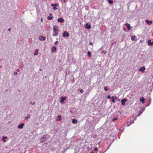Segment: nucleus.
<instances>
[{
    "mask_svg": "<svg viewBox=\"0 0 153 153\" xmlns=\"http://www.w3.org/2000/svg\"><path fill=\"white\" fill-rule=\"evenodd\" d=\"M87 54H88V56L89 57H90L91 56V53H90V52L89 51H88L87 52Z\"/></svg>",
    "mask_w": 153,
    "mask_h": 153,
    "instance_id": "25",
    "label": "nucleus"
},
{
    "mask_svg": "<svg viewBox=\"0 0 153 153\" xmlns=\"http://www.w3.org/2000/svg\"><path fill=\"white\" fill-rule=\"evenodd\" d=\"M49 137L48 135H43L42 137L40 138V142L41 143H42L45 141L46 139L48 138Z\"/></svg>",
    "mask_w": 153,
    "mask_h": 153,
    "instance_id": "1",
    "label": "nucleus"
},
{
    "mask_svg": "<svg viewBox=\"0 0 153 153\" xmlns=\"http://www.w3.org/2000/svg\"><path fill=\"white\" fill-rule=\"evenodd\" d=\"M30 117V115L28 114L27 115V116L25 117V119L26 120H27Z\"/></svg>",
    "mask_w": 153,
    "mask_h": 153,
    "instance_id": "20",
    "label": "nucleus"
},
{
    "mask_svg": "<svg viewBox=\"0 0 153 153\" xmlns=\"http://www.w3.org/2000/svg\"><path fill=\"white\" fill-rule=\"evenodd\" d=\"M91 153H94V152H91Z\"/></svg>",
    "mask_w": 153,
    "mask_h": 153,
    "instance_id": "45",
    "label": "nucleus"
},
{
    "mask_svg": "<svg viewBox=\"0 0 153 153\" xmlns=\"http://www.w3.org/2000/svg\"><path fill=\"white\" fill-rule=\"evenodd\" d=\"M39 39L40 41H43L46 39V37L45 36H39Z\"/></svg>",
    "mask_w": 153,
    "mask_h": 153,
    "instance_id": "7",
    "label": "nucleus"
},
{
    "mask_svg": "<svg viewBox=\"0 0 153 153\" xmlns=\"http://www.w3.org/2000/svg\"><path fill=\"white\" fill-rule=\"evenodd\" d=\"M57 6V4H51V6L52 7H53V9L54 10H56L57 9V8L56 7V6Z\"/></svg>",
    "mask_w": 153,
    "mask_h": 153,
    "instance_id": "8",
    "label": "nucleus"
},
{
    "mask_svg": "<svg viewBox=\"0 0 153 153\" xmlns=\"http://www.w3.org/2000/svg\"><path fill=\"white\" fill-rule=\"evenodd\" d=\"M136 118H135L134 116H132L131 117V118H130L131 123L130 124H128V125H127V126H128L131 124L133 123H134V120H135V119H136Z\"/></svg>",
    "mask_w": 153,
    "mask_h": 153,
    "instance_id": "2",
    "label": "nucleus"
},
{
    "mask_svg": "<svg viewBox=\"0 0 153 153\" xmlns=\"http://www.w3.org/2000/svg\"><path fill=\"white\" fill-rule=\"evenodd\" d=\"M127 99H123L121 100V102H122V105H124L125 104V102L127 101Z\"/></svg>",
    "mask_w": 153,
    "mask_h": 153,
    "instance_id": "11",
    "label": "nucleus"
},
{
    "mask_svg": "<svg viewBox=\"0 0 153 153\" xmlns=\"http://www.w3.org/2000/svg\"><path fill=\"white\" fill-rule=\"evenodd\" d=\"M24 124L23 123H21L19 124L18 126V128L19 129H22Z\"/></svg>",
    "mask_w": 153,
    "mask_h": 153,
    "instance_id": "6",
    "label": "nucleus"
},
{
    "mask_svg": "<svg viewBox=\"0 0 153 153\" xmlns=\"http://www.w3.org/2000/svg\"><path fill=\"white\" fill-rule=\"evenodd\" d=\"M30 104H31L33 105H35V102H30Z\"/></svg>",
    "mask_w": 153,
    "mask_h": 153,
    "instance_id": "34",
    "label": "nucleus"
},
{
    "mask_svg": "<svg viewBox=\"0 0 153 153\" xmlns=\"http://www.w3.org/2000/svg\"><path fill=\"white\" fill-rule=\"evenodd\" d=\"M140 101L142 103H144L145 99L143 97H141L140 99Z\"/></svg>",
    "mask_w": 153,
    "mask_h": 153,
    "instance_id": "15",
    "label": "nucleus"
},
{
    "mask_svg": "<svg viewBox=\"0 0 153 153\" xmlns=\"http://www.w3.org/2000/svg\"><path fill=\"white\" fill-rule=\"evenodd\" d=\"M148 45L149 46H151L153 45V42H151V40H149L147 42Z\"/></svg>",
    "mask_w": 153,
    "mask_h": 153,
    "instance_id": "13",
    "label": "nucleus"
},
{
    "mask_svg": "<svg viewBox=\"0 0 153 153\" xmlns=\"http://www.w3.org/2000/svg\"><path fill=\"white\" fill-rule=\"evenodd\" d=\"M62 36L64 37H68L69 36V34L66 31H65L63 33Z\"/></svg>",
    "mask_w": 153,
    "mask_h": 153,
    "instance_id": "3",
    "label": "nucleus"
},
{
    "mask_svg": "<svg viewBox=\"0 0 153 153\" xmlns=\"http://www.w3.org/2000/svg\"><path fill=\"white\" fill-rule=\"evenodd\" d=\"M58 118H59V119L58 120H61V119H60L61 117V115H58Z\"/></svg>",
    "mask_w": 153,
    "mask_h": 153,
    "instance_id": "30",
    "label": "nucleus"
},
{
    "mask_svg": "<svg viewBox=\"0 0 153 153\" xmlns=\"http://www.w3.org/2000/svg\"><path fill=\"white\" fill-rule=\"evenodd\" d=\"M111 99H112V102L113 103H114L115 102V99H114V97H111Z\"/></svg>",
    "mask_w": 153,
    "mask_h": 153,
    "instance_id": "24",
    "label": "nucleus"
},
{
    "mask_svg": "<svg viewBox=\"0 0 153 153\" xmlns=\"http://www.w3.org/2000/svg\"><path fill=\"white\" fill-rule=\"evenodd\" d=\"M152 85H153V82H152Z\"/></svg>",
    "mask_w": 153,
    "mask_h": 153,
    "instance_id": "48",
    "label": "nucleus"
},
{
    "mask_svg": "<svg viewBox=\"0 0 153 153\" xmlns=\"http://www.w3.org/2000/svg\"><path fill=\"white\" fill-rule=\"evenodd\" d=\"M53 30L54 32L58 30L57 29L56 27H55V26H54L53 27Z\"/></svg>",
    "mask_w": 153,
    "mask_h": 153,
    "instance_id": "23",
    "label": "nucleus"
},
{
    "mask_svg": "<svg viewBox=\"0 0 153 153\" xmlns=\"http://www.w3.org/2000/svg\"><path fill=\"white\" fill-rule=\"evenodd\" d=\"M39 51V50L38 49H36L35 51V52L34 53V54L35 55H37L38 54V51Z\"/></svg>",
    "mask_w": 153,
    "mask_h": 153,
    "instance_id": "17",
    "label": "nucleus"
},
{
    "mask_svg": "<svg viewBox=\"0 0 153 153\" xmlns=\"http://www.w3.org/2000/svg\"><path fill=\"white\" fill-rule=\"evenodd\" d=\"M11 29L10 28H9V29H8V30L9 31H11Z\"/></svg>",
    "mask_w": 153,
    "mask_h": 153,
    "instance_id": "42",
    "label": "nucleus"
},
{
    "mask_svg": "<svg viewBox=\"0 0 153 153\" xmlns=\"http://www.w3.org/2000/svg\"><path fill=\"white\" fill-rule=\"evenodd\" d=\"M94 150L95 151H97L98 150V149L97 147H96L94 148Z\"/></svg>",
    "mask_w": 153,
    "mask_h": 153,
    "instance_id": "32",
    "label": "nucleus"
},
{
    "mask_svg": "<svg viewBox=\"0 0 153 153\" xmlns=\"http://www.w3.org/2000/svg\"><path fill=\"white\" fill-rule=\"evenodd\" d=\"M130 37L132 41L135 40L137 38L136 36L135 35L133 36H130Z\"/></svg>",
    "mask_w": 153,
    "mask_h": 153,
    "instance_id": "10",
    "label": "nucleus"
},
{
    "mask_svg": "<svg viewBox=\"0 0 153 153\" xmlns=\"http://www.w3.org/2000/svg\"><path fill=\"white\" fill-rule=\"evenodd\" d=\"M117 117L114 118L113 119H112V121L113 122H114L115 120H117Z\"/></svg>",
    "mask_w": 153,
    "mask_h": 153,
    "instance_id": "31",
    "label": "nucleus"
},
{
    "mask_svg": "<svg viewBox=\"0 0 153 153\" xmlns=\"http://www.w3.org/2000/svg\"><path fill=\"white\" fill-rule=\"evenodd\" d=\"M56 48L55 47V46L53 47L52 48V51L53 52H55L56 51Z\"/></svg>",
    "mask_w": 153,
    "mask_h": 153,
    "instance_id": "22",
    "label": "nucleus"
},
{
    "mask_svg": "<svg viewBox=\"0 0 153 153\" xmlns=\"http://www.w3.org/2000/svg\"><path fill=\"white\" fill-rule=\"evenodd\" d=\"M145 66H143L142 67H140V68L139 69V70L141 72L143 73L144 71V70H145Z\"/></svg>",
    "mask_w": 153,
    "mask_h": 153,
    "instance_id": "5",
    "label": "nucleus"
},
{
    "mask_svg": "<svg viewBox=\"0 0 153 153\" xmlns=\"http://www.w3.org/2000/svg\"><path fill=\"white\" fill-rule=\"evenodd\" d=\"M114 98L115 99H117V97H114Z\"/></svg>",
    "mask_w": 153,
    "mask_h": 153,
    "instance_id": "41",
    "label": "nucleus"
},
{
    "mask_svg": "<svg viewBox=\"0 0 153 153\" xmlns=\"http://www.w3.org/2000/svg\"><path fill=\"white\" fill-rule=\"evenodd\" d=\"M66 99V98L65 97H61V99L59 100L60 102L62 103L64 102V101Z\"/></svg>",
    "mask_w": 153,
    "mask_h": 153,
    "instance_id": "4",
    "label": "nucleus"
},
{
    "mask_svg": "<svg viewBox=\"0 0 153 153\" xmlns=\"http://www.w3.org/2000/svg\"><path fill=\"white\" fill-rule=\"evenodd\" d=\"M7 138V136H3L2 137V141L4 142H6V139Z\"/></svg>",
    "mask_w": 153,
    "mask_h": 153,
    "instance_id": "18",
    "label": "nucleus"
},
{
    "mask_svg": "<svg viewBox=\"0 0 153 153\" xmlns=\"http://www.w3.org/2000/svg\"><path fill=\"white\" fill-rule=\"evenodd\" d=\"M111 97V96L110 95H108V96H107V98L108 99H109Z\"/></svg>",
    "mask_w": 153,
    "mask_h": 153,
    "instance_id": "38",
    "label": "nucleus"
},
{
    "mask_svg": "<svg viewBox=\"0 0 153 153\" xmlns=\"http://www.w3.org/2000/svg\"><path fill=\"white\" fill-rule=\"evenodd\" d=\"M80 92L81 93H83V89H81L80 90Z\"/></svg>",
    "mask_w": 153,
    "mask_h": 153,
    "instance_id": "35",
    "label": "nucleus"
},
{
    "mask_svg": "<svg viewBox=\"0 0 153 153\" xmlns=\"http://www.w3.org/2000/svg\"><path fill=\"white\" fill-rule=\"evenodd\" d=\"M57 21L59 22H60L61 23H62L64 21V20L62 18H60L58 19Z\"/></svg>",
    "mask_w": 153,
    "mask_h": 153,
    "instance_id": "12",
    "label": "nucleus"
},
{
    "mask_svg": "<svg viewBox=\"0 0 153 153\" xmlns=\"http://www.w3.org/2000/svg\"><path fill=\"white\" fill-rule=\"evenodd\" d=\"M39 70L40 71H41V70H42V69H39Z\"/></svg>",
    "mask_w": 153,
    "mask_h": 153,
    "instance_id": "47",
    "label": "nucleus"
},
{
    "mask_svg": "<svg viewBox=\"0 0 153 153\" xmlns=\"http://www.w3.org/2000/svg\"><path fill=\"white\" fill-rule=\"evenodd\" d=\"M50 15V16H51V15H52V14H51H51H50V15Z\"/></svg>",
    "mask_w": 153,
    "mask_h": 153,
    "instance_id": "43",
    "label": "nucleus"
},
{
    "mask_svg": "<svg viewBox=\"0 0 153 153\" xmlns=\"http://www.w3.org/2000/svg\"><path fill=\"white\" fill-rule=\"evenodd\" d=\"M2 68L1 66H0V68Z\"/></svg>",
    "mask_w": 153,
    "mask_h": 153,
    "instance_id": "44",
    "label": "nucleus"
},
{
    "mask_svg": "<svg viewBox=\"0 0 153 153\" xmlns=\"http://www.w3.org/2000/svg\"><path fill=\"white\" fill-rule=\"evenodd\" d=\"M77 120L76 119H73L72 120V123H74V124H76L77 123Z\"/></svg>",
    "mask_w": 153,
    "mask_h": 153,
    "instance_id": "19",
    "label": "nucleus"
},
{
    "mask_svg": "<svg viewBox=\"0 0 153 153\" xmlns=\"http://www.w3.org/2000/svg\"><path fill=\"white\" fill-rule=\"evenodd\" d=\"M145 22L149 25H151L152 23V20L149 21L147 20H145Z\"/></svg>",
    "mask_w": 153,
    "mask_h": 153,
    "instance_id": "9",
    "label": "nucleus"
},
{
    "mask_svg": "<svg viewBox=\"0 0 153 153\" xmlns=\"http://www.w3.org/2000/svg\"><path fill=\"white\" fill-rule=\"evenodd\" d=\"M143 110H140L139 111V113H138L137 115L138 116H140L141 114H142L143 113Z\"/></svg>",
    "mask_w": 153,
    "mask_h": 153,
    "instance_id": "21",
    "label": "nucleus"
},
{
    "mask_svg": "<svg viewBox=\"0 0 153 153\" xmlns=\"http://www.w3.org/2000/svg\"><path fill=\"white\" fill-rule=\"evenodd\" d=\"M104 90L105 91H108V88L106 87H104Z\"/></svg>",
    "mask_w": 153,
    "mask_h": 153,
    "instance_id": "29",
    "label": "nucleus"
},
{
    "mask_svg": "<svg viewBox=\"0 0 153 153\" xmlns=\"http://www.w3.org/2000/svg\"><path fill=\"white\" fill-rule=\"evenodd\" d=\"M102 53H104L105 54L107 52L104 51H103L102 52Z\"/></svg>",
    "mask_w": 153,
    "mask_h": 153,
    "instance_id": "33",
    "label": "nucleus"
},
{
    "mask_svg": "<svg viewBox=\"0 0 153 153\" xmlns=\"http://www.w3.org/2000/svg\"><path fill=\"white\" fill-rule=\"evenodd\" d=\"M17 71L18 72H19L20 71V70L19 69H17Z\"/></svg>",
    "mask_w": 153,
    "mask_h": 153,
    "instance_id": "40",
    "label": "nucleus"
},
{
    "mask_svg": "<svg viewBox=\"0 0 153 153\" xmlns=\"http://www.w3.org/2000/svg\"><path fill=\"white\" fill-rule=\"evenodd\" d=\"M14 75H16L17 74V72H14Z\"/></svg>",
    "mask_w": 153,
    "mask_h": 153,
    "instance_id": "36",
    "label": "nucleus"
},
{
    "mask_svg": "<svg viewBox=\"0 0 153 153\" xmlns=\"http://www.w3.org/2000/svg\"><path fill=\"white\" fill-rule=\"evenodd\" d=\"M108 1L109 3L110 4H112L113 3V1L112 0H108Z\"/></svg>",
    "mask_w": 153,
    "mask_h": 153,
    "instance_id": "27",
    "label": "nucleus"
},
{
    "mask_svg": "<svg viewBox=\"0 0 153 153\" xmlns=\"http://www.w3.org/2000/svg\"><path fill=\"white\" fill-rule=\"evenodd\" d=\"M53 16H48V18H47V19L48 20H51L52 19V18H53Z\"/></svg>",
    "mask_w": 153,
    "mask_h": 153,
    "instance_id": "26",
    "label": "nucleus"
},
{
    "mask_svg": "<svg viewBox=\"0 0 153 153\" xmlns=\"http://www.w3.org/2000/svg\"><path fill=\"white\" fill-rule=\"evenodd\" d=\"M125 25H126V26L127 27L128 29V30H130V28H131L130 25V24H128V23H126L125 24Z\"/></svg>",
    "mask_w": 153,
    "mask_h": 153,
    "instance_id": "16",
    "label": "nucleus"
},
{
    "mask_svg": "<svg viewBox=\"0 0 153 153\" xmlns=\"http://www.w3.org/2000/svg\"><path fill=\"white\" fill-rule=\"evenodd\" d=\"M57 43H58V41H56L54 42V44L55 45H56Z\"/></svg>",
    "mask_w": 153,
    "mask_h": 153,
    "instance_id": "39",
    "label": "nucleus"
},
{
    "mask_svg": "<svg viewBox=\"0 0 153 153\" xmlns=\"http://www.w3.org/2000/svg\"><path fill=\"white\" fill-rule=\"evenodd\" d=\"M85 28L86 29H89L91 28V25L88 24H86L85 25Z\"/></svg>",
    "mask_w": 153,
    "mask_h": 153,
    "instance_id": "14",
    "label": "nucleus"
},
{
    "mask_svg": "<svg viewBox=\"0 0 153 153\" xmlns=\"http://www.w3.org/2000/svg\"><path fill=\"white\" fill-rule=\"evenodd\" d=\"M41 21L42 22V19H41Z\"/></svg>",
    "mask_w": 153,
    "mask_h": 153,
    "instance_id": "46",
    "label": "nucleus"
},
{
    "mask_svg": "<svg viewBox=\"0 0 153 153\" xmlns=\"http://www.w3.org/2000/svg\"><path fill=\"white\" fill-rule=\"evenodd\" d=\"M58 33H53V36H57Z\"/></svg>",
    "mask_w": 153,
    "mask_h": 153,
    "instance_id": "28",
    "label": "nucleus"
},
{
    "mask_svg": "<svg viewBox=\"0 0 153 153\" xmlns=\"http://www.w3.org/2000/svg\"><path fill=\"white\" fill-rule=\"evenodd\" d=\"M89 44L91 45H93V43H92V42H90L89 43Z\"/></svg>",
    "mask_w": 153,
    "mask_h": 153,
    "instance_id": "37",
    "label": "nucleus"
}]
</instances>
